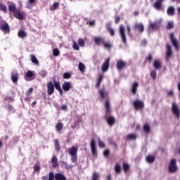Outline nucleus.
I'll use <instances>...</instances> for the list:
<instances>
[{
    "label": "nucleus",
    "mask_w": 180,
    "mask_h": 180,
    "mask_svg": "<svg viewBox=\"0 0 180 180\" xmlns=\"http://www.w3.org/2000/svg\"><path fill=\"white\" fill-rule=\"evenodd\" d=\"M146 161L149 164H153V162L155 161V157H153L152 155H148V157L146 158Z\"/></svg>",
    "instance_id": "nucleus-35"
},
{
    "label": "nucleus",
    "mask_w": 180,
    "mask_h": 180,
    "mask_svg": "<svg viewBox=\"0 0 180 180\" xmlns=\"http://www.w3.org/2000/svg\"><path fill=\"white\" fill-rule=\"evenodd\" d=\"M18 37L23 39V37H26L27 34L24 30H20L18 33Z\"/></svg>",
    "instance_id": "nucleus-38"
},
{
    "label": "nucleus",
    "mask_w": 180,
    "mask_h": 180,
    "mask_svg": "<svg viewBox=\"0 0 180 180\" xmlns=\"http://www.w3.org/2000/svg\"><path fill=\"white\" fill-rule=\"evenodd\" d=\"M165 0H157V1L155 2V4L153 6V7L156 9V10H161L162 7V3Z\"/></svg>",
    "instance_id": "nucleus-20"
},
{
    "label": "nucleus",
    "mask_w": 180,
    "mask_h": 180,
    "mask_svg": "<svg viewBox=\"0 0 180 180\" xmlns=\"http://www.w3.org/2000/svg\"><path fill=\"white\" fill-rule=\"evenodd\" d=\"M139 87V82H134L131 87V92L133 94H136Z\"/></svg>",
    "instance_id": "nucleus-21"
},
{
    "label": "nucleus",
    "mask_w": 180,
    "mask_h": 180,
    "mask_svg": "<svg viewBox=\"0 0 180 180\" xmlns=\"http://www.w3.org/2000/svg\"><path fill=\"white\" fill-rule=\"evenodd\" d=\"M94 42L96 45L99 46L103 44L104 46V38L102 37H96L94 38Z\"/></svg>",
    "instance_id": "nucleus-19"
},
{
    "label": "nucleus",
    "mask_w": 180,
    "mask_h": 180,
    "mask_svg": "<svg viewBox=\"0 0 180 180\" xmlns=\"http://www.w3.org/2000/svg\"><path fill=\"white\" fill-rule=\"evenodd\" d=\"M178 169V167L176 165V161L175 159L171 160L170 163L169 165V172L172 174H175Z\"/></svg>",
    "instance_id": "nucleus-5"
},
{
    "label": "nucleus",
    "mask_w": 180,
    "mask_h": 180,
    "mask_svg": "<svg viewBox=\"0 0 180 180\" xmlns=\"http://www.w3.org/2000/svg\"><path fill=\"white\" fill-rule=\"evenodd\" d=\"M77 153H78V148L77 147L72 146L71 148H69V154L71 156L72 162H77L78 160Z\"/></svg>",
    "instance_id": "nucleus-3"
},
{
    "label": "nucleus",
    "mask_w": 180,
    "mask_h": 180,
    "mask_svg": "<svg viewBox=\"0 0 180 180\" xmlns=\"http://www.w3.org/2000/svg\"><path fill=\"white\" fill-rule=\"evenodd\" d=\"M112 175H111V174H109V175H108V176L106 177V179L107 180H112Z\"/></svg>",
    "instance_id": "nucleus-64"
},
{
    "label": "nucleus",
    "mask_w": 180,
    "mask_h": 180,
    "mask_svg": "<svg viewBox=\"0 0 180 180\" xmlns=\"http://www.w3.org/2000/svg\"><path fill=\"white\" fill-rule=\"evenodd\" d=\"M112 46H113V44L110 42V41H106L105 38H103V47L105 49L110 50L112 49Z\"/></svg>",
    "instance_id": "nucleus-18"
},
{
    "label": "nucleus",
    "mask_w": 180,
    "mask_h": 180,
    "mask_svg": "<svg viewBox=\"0 0 180 180\" xmlns=\"http://www.w3.org/2000/svg\"><path fill=\"white\" fill-rule=\"evenodd\" d=\"M54 86L57 91L61 89V85L60 84V82L54 81Z\"/></svg>",
    "instance_id": "nucleus-47"
},
{
    "label": "nucleus",
    "mask_w": 180,
    "mask_h": 180,
    "mask_svg": "<svg viewBox=\"0 0 180 180\" xmlns=\"http://www.w3.org/2000/svg\"><path fill=\"white\" fill-rule=\"evenodd\" d=\"M147 39H143V41H141V45L142 46H146V45H147Z\"/></svg>",
    "instance_id": "nucleus-61"
},
{
    "label": "nucleus",
    "mask_w": 180,
    "mask_h": 180,
    "mask_svg": "<svg viewBox=\"0 0 180 180\" xmlns=\"http://www.w3.org/2000/svg\"><path fill=\"white\" fill-rule=\"evenodd\" d=\"M63 129H64V124H63L62 122H58V124H56V131L60 133V131H61V130H63Z\"/></svg>",
    "instance_id": "nucleus-26"
},
{
    "label": "nucleus",
    "mask_w": 180,
    "mask_h": 180,
    "mask_svg": "<svg viewBox=\"0 0 180 180\" xmlns=\"http://www.w3.org/2000/svg\"><path fill=\"white\" fill-rule=\"evenodd\" d=\"M134 30L139 31V32H140L141 34L144 32V25L143 23L136 22V24H134Z\"/></svg>",
    "instance_id": "nucleus-12"
},
{
    "label": "nucleus",
    "mask_w": 180,
    "mask_h": 180,
    "mask_svg": "<svg viewBox=\"0 0 180 180\" xmlns=\"http://www.w3.org/2000/svg\"><path fill=\"white\" fill-rule=\"evenodd\" d=\"M62 88L63 91L68 92V91L72 88V84H71V82H66L62 85Z\"/></svg>",
    "instance_id": "nucleus-14"
},
{
    "label": "nucleus",
    "mask_w": 180,
    "mask_h": 180,
    "mask_svg": "<svg viewBox=\"0 0 180 180\" xmlns=\"http://www.w3.org/2000/svg\"><path fill=\"white\" fill-rule=\"evenodd\" d=\"M58 3L56 2L54 3L52 6L51 7V11H56V9L57 8V7L58 6Z\"/></svg>",
    "instance_id": "nucleus-54"
},
{
    "label": "nucleus",
    "mask_w": 180,
    "mask_h": 180,
    "mask_svg": "<svg viewBox=\"0 0 180 180\" xmlns=\"http://www.w3.org/2000/svg\"><path fill=\"white\" fill-rule=\"evenodd\" d=\"M32 77H33V72H32L31 70H28L25 74V79H27V81H30V79L27 78H32Z\"/></svg>",
    "instance_id": "nucleus-34"
},
{
    "label": "nucleus",
    "mask_w": 180,
    "mask_h": 180,
    "mask_svg": "<svg viewBox=\"0 0 180 180\" xmlns=\"http://www.w3.org/2000/svg\"><path fill=\"white\" fill-rule=\"evenodd\" d=\"M61 164L63 168H65L66 169L67 168H68V164L67 163V162L62 161Z\"/></svg>",
    "instance_id": "nucleus-58"
},
{
    "label": "nucleus",
    "mask_w": 180,
    "mask_h": 180,
    "mask_svg": "<svg viewBox=\"0 0 180 180\" xmlns=\"http://www.w3.org/2000/svg\"><path fill=\"white\" fill-rule=\"evenodd\" d=\"M133 105L136 110H141L145 107L144 101L139 100V98L134 101Z\"/></svg>",
    "instance_id": "nucleus-6"
},
{
    "label": "nucleus",
    "mask_w": 180,
    "mask_h": 180,
    "mask_svg": "<svg viewBox=\"0 0 180 180\" xmlns=\"http://www.w3.org/2000/svg\"><path fill=\"white\" fill-rule=\"evenodd\" d=\"M48 95H53L54 94V83L49 82L47 84Z\"/></svg>",
    "instance_id": "nucleus-10"
},
{
    "label": "nucleus",
    "mask_w": 180,
    "mask_h": 180,
    "mask_svg": "<svg viewBox=\"0 0 180 180\" xmlns=\"http://www.w3.org/2000/svg\"><path fill=\"white\" fill-rule=\"evenodd\" d=\"M53 54L54 57H58V56H60V51L57 49H54L53 50Z\"/></svg>",
    "instance_id": "nucleus-48"
},
{
    "label": "nucleus",
    "mask_w": 180,
    "mask_h": 180,
    "mask_svg": "<svg viewBox=\"0 0 180 180\" xmlns=\"http://www.w3.org/2000/svg\"><path fill=\"white\" fill-rule=\"evenodd\" d=\"M126 67H127V62H125V60H123L122 59H120L119 60H117V70H122V69H124V68Z\"/></svg>",
    "instance_id": "nucleus-9"
},
{
    "label": "nucleus",
    "mask_w": 180,
    "mask_h": 180,
    "mask_svg": "<svg viewBox=\"0 0 180 180\" xmlns=\"http://www.w3.org/2000/svg\"><path fill=\"white\" fill-rule=\"evenodd\" d=\"M127 30L128 35H129V37H132L131 26L130 25H127Z\"/></svg>",
    "instance_id": "nucleus-52"
},
{
    "label": "nucleus",
    "mask_w": 180,
    "mask_h": 180,
    "mask_svg": "<svg viewBox=\"0 0 180 180\" xmlns=\"http://www.w3.org/2000/svg\"><path fill=\"white\" fill-rule=\"evenodd\" d=\"M167 13L168 15H174L175 7H174V6L168 7Z\"/></svg>",
    "instance_id": "nucleus-25"
},
{
    "label": "nucleus",
    "mask_w": 180,
    "mask_h": 180,
    "mask_svg": "<svg viewBox=\"0 0 180 180\" xmlns=\"http://www.w3.org/2000/svg\"><path fill=\"white\" fill-rule=\"evenodd\" d=\"M159 28L160 25L157 22H152L148 27V30L150 31H153V30H158Z\"/></svg>",
    "instance_id": "nucleus-22"
},
{
    "label": "nucleus",
    "mask_w": 180,
    "mask_h": 180,
    "mask_svg": "<svg viewBox=\"0 0 180 180\" xmlns=\"http://www.w3.org/2000/svg\"><path fill=\"white\" fill-rule=\"evenodd\" d=\"M167 96H174V90H169L168 91H167Z\"/></svg>",
    "instance_id": "nucleus-59"
},
{
    "label": "nucleus",
    "mask_w": 180,
    "mask_h": 180,
    "mask_svg": "<svg viewBox=\"0 0 180 180\" xmlns=\"http://www.w3.org/2000/svg\"><path fill=\"white\" fill-rule=\"evenodd\" d=\"M174 27V21H168L166 28L167 30H172Z\"/></svg>",
    "instance_id": "nucleus-33"
},
{
    "label": "nucleus",
    "mask_w": 180,
    "mask_h": 180,
    "mask_svg": "<svg viewBox=\"0 0 180 180\" xmlns=\"http://www.w3.org/2000/svg\"><path fill=\"white\" fill-rule=\"evenodd\" d=\"M29 2L27 3V8L28 9H32V8H33V5H34V4H36V0H28Z\"/></svg>",
    "instance_id": "nucleus-31"
},
{
    "label": "nucleus",
    "mask_w": 180,
    "mask_h": 180,
    "mask_svg": "<svg viewBox=\"0 0 180 180\" xmlns=\"http://www.w3.org/2000/svg\"><path fill=\"white\" fill-rule=\"evenodd\" d=\"M103 77H104L103 75H100V76L98 77V79L97 80V83L96 84V87H100L101 83L103 80Z\"/></svg>",
    "instance_id": "nucleus-36"
},
{
    "label": "nucleus",
    "mask_w": 180,
    "mask_h": 180,
    "mask_svg": "<svg viewBox=\"0 0 180 180\" xmlns=\"http://www.w3.org/2000/svg\"><path fill=\"white\" fill-rule=\"evenodd\" d=\"M153 66H154L155 69H161V66H162L161 62H160V60L156 59L154 61Z\"/></svg>",
    "instance_id": "nucleus-30"
},
{
    "label": "nucleus",
    "mask_w": 180,
    "mask_h": 180,
    "mask_svg": "<svg viewBox=\"0 0 180 180\" xmlns=\"http://www.w3.org/2000/svg\"><path fill=\"white\" fill-rule=\"evenodd\" d=\"M110 154V150H109V149H105V150L103 151V155L105 157H109Z\"/></svg>",
    "instance_id": "nucleus-53"
},
{
    "label": "nucleus",
    "mask_w": 180,
    "mask_h": 180,
    "mask_svg": "<svg viewBox=\"0 0 180 180\" xmlns=\"http://www.w3.org/2000/svg\"><path fill=\"white\" fill-rule=\"evenodd\" d=\"M1 30H2V32H7L8 33H9V25H8V23L4 24L1 27Z\"/></svg>",
    "instance_id": "nucleus-28"
},
{
    "label": "nucleus",
    "mask_w": 180,
    "mask_h": 180,
    "mask_svg": "<svg viewBox=\"0 0 180 180\" xmlns=\"http://www.w3.org/2000/svg\"><path fill=\"white\" fill-rule=\"evenodd\" d=\"M73 49L77 51L79 50V46H78V44L75 41H73Z\"/></svg>",
    "instance_id": "nucleus-50"
},
{
    "label": "nucleus",
    "mask_w": 180,
    "mask_h": 180,
    "mask_svg": "<svg viewBox=\"0 0 180 180\" xmlns=\"http://www.w3.org/2000/svg\"><path fill=\"white\" fill-rule=\"evenodd\" d=\"M122 168L124 172H128V171H129L130 169V165L129 164L124 163L122 165Z\"/></svg>",
    "instance_id": "nucleus-39"
},
{
    "label": "nucleus",
    "mask_w": 180,
    "mask_h": 180,
    "mask_svg": "<svg viewBox=\"0 0 180 180\" xmlns=\"http://www.w3.org/2000/svg\"><path fill=\"white\" fill-rule=\"evenodd\" d=\"M150 76L153 79V80H155V79H157V70H151Z\"/></svg>",
    "instance_id": "nucleus-41"
},
{
    "label": "nucleus",
    "mask_w": 180,
    "mask_h": 180,
    "mask_svg": "<svg viewBox=\"0 0 180 180\" xmlns=\"http://www.w3.org/2000/svg\"><path fill=\"white\" fill-rule=\"evenodd\" d=\"M143 129L146 133H150V131H151V127H150L148 123L144 124Z\"/></svg>",
    "instance_id": "nucleus-37"
},
{
    "label": "nucleus",
    "mask_w": 180,
    "mask_h": 180,
    "mask_svg": "<svg viewBox=\"0 0 180 180\" xmlns=\"http://www.w3.org/2000/svg\"><path fill=\"white\" fill-rule=\"evenodd\" d=\"M166 49H167V52H166L167 59H169L171 56L173 55L171 45H169V44H167Z\"/></svg>",
    "instance_id": "nucleus-13"
},
{
    "label": "nucleus",
    "mask_w": 180,
    "mask_h": 180,
    "mask_svg": "<svg viewBox=\"0 0 180 180\" xmlns=\"http://www.w3.org/2000/svg\"><path fill=\"white\" fill-rule=\"evenodd\" d=\"M172 111L174 115H176V118L179 120L180 118V108L178 104L175 102H173L172 104Z\"/></svg>",
    "instance_id": "nucleus-4"
},
{
    "label": "nucleus",
    "mask_w": 180,
    "mask_h": 180,
    "mask_svg": "<svg viewBox=\"0 0 180 180\" xmlns=\"http://www.w3.org/2000/svg\"><path fill=\"white\" fill-rule=\"evenodd\" d=\"M13 15L16 19H19L20 20H22L23 19V15L20 13V11L17 10L15 12L13 13Z\"/></svg>",
    "instance_id": "nucleus-24"
},
{
    "label": "nucleus",
    "mask_w": 180,
    "mask_h": 180,
    "mask_svg": "<svg viewBox=\"0 0 180 180\" xmlns=\"http://www.w3.org/2000/svg\"><path fill=\"white\" fill-rule=\"evenodd\" d=\"M115 172L116 174H121L122 172V167L119 162H117L115 166Z\"/></svg>",
    "instance_id": "nucleus-27"
},
{
    "label": "nucleus",
    "mask_w": 180,
    "mask_h": 180,
    "mask_svg": "<svg viewBox=\"0 0 180 180\" xmlns=\"http://www.w3.org/2000/svg\"><path fill=\"white\" fill-rule=\"evenodd\" d=\"M0 11H2L3 12H6L7 11L6 6L4 4H0Z\"/></svg>",
    "instance_id": "nucleus-57"
},
{
    "label": "nucleus",
    "mask_w": 180,
    "mask_h": 180,
    "mask_svg": "<svg viewBox=\"0 0 180 180\" xmlns=\"http://www.w3.org/2000/svg\"><path fill=\"white\" fill-rule=\"evenodd\" d=\"M78 44L81 47H84V46H85V41H84V39H78Z\"/></svg>",
    "instance_id": "nucleus-49"
},
{
    "label": "nucleus",
    "mask_w": 180,
    "mask_h": 180,
    "mask_svg": "<svg viewBox=\"0 0 180 180\" xmlns=\"http://www.w3.org/2000/svg\"><path fill=\"white\" fill-rule=\"evenodd\" d=\"M100 95L101 96L102 98H105V119L108 122V118L111 114V105L110 103V100L108 98H107V93L105 91L104 89H100Z\"/></svg>",
    "instance_id": "nucleus-1"
},
{
    "label": "nucleus",
    "mask_w": 180,
    "mask_h": 180,
    "mask_svg": "<svg viewBox=\"0 0 180 180\" xmlns=\"http://www.w3.org/2000/svg\"><path fill=\"white\" fill-rule=\"evenodd\" d=\"M51 164L53 168H56L57 165H58V160L57 159V156H53L51 158Z\"/></svg>",
    "instance_id": "nucleus-23"
},
{
    "label": "nucleus",
    "mask_w": 180,
    "mask_h": 180,
    "mask_svg": "<svg viewBox=\"0 0 180 180\" xmlns=\"http://www.w3.org/2000/svg\"><path fill=\"white\" fill-rule=\"evenodd\" d=\"M34 171H40V165H36L34 167Z\"/></svg>",
    "instance_id": "nucleus-63"
},
{
    "label": "nucleus",
    "mask_w": 180,
    "mask_h": 180,
    "mask_svg": "<svg viewBox=\"0 0 180 180\" xmlns=\"http://www.w3.org/2000/svg\"><path fill=\"white\" fill-rule=\"evenodd\" d=\"M100 179V175L98 172H94L92 180H99Z\"/></svg>",
    "instance_id": "nucleus-43"
},
{
    "label": "nucleus",
    "mask_w": 180,
    "mask_h": 180,
    "mask_svg": "<svg viewBox=\"0 0 180 180\" xmlns=\"http://www.w3.org/2000/svg\"><path fill=\"white\" fill-rule=\"evenodd\" d=\"M120 34L122 38L123 44H127V38L124 25H120Z\"/></svg>",
    "instance_id": "nucleus-7"
},
{
    "label": "nucleus",
    "mask_w": 180,
    "mask_h": 180,
    "mask_svg": "<svg viewBox=\"0 0 180 180\" xmlns=\"http://www.w3.org/2000/svg\"><path fill=\"white\" fill-rule=\"evenodd\" d=\"M108 31L109 32L110 34L111 35V37H114L115 35V31L113 28H112L111 27H109L108 28Z\"/></svg>",
    "instance_id": "nucleus-44"
},
{
    "label": "nucleus",
    "mask_w": 180,
    "mask_h": 180,
    "mask_svg": "<svg viewBox=\"0 0 180 180\" xmlns=\"http://www.w3.org/2000/svg\"><path fill=\"white\" fill-rule=\"evenodd\" d=\"M31 61L35 65L39 64V60H37V58L34 55L31 56Z\"/></svg>",
    "instance_id": "nucleus-42"
},
{
    "label": "nucleus",
    "mask_w": 180,
    "mask_h": 180,
    "mask_svg": "<svg viewBox=\"0 0 180 180\" xmlns=\"http://www.w3.org/2000/svg\"><path fill=\"white\" fill-rule=\"evenodd\" d=\"M78 68H79V71H81V72H84V71H85V65H84V63L79 62Z\"/></svg>",
    "instance_id": "nucleus-40"
},
{
    "label": "nucleus",
    "mask_w": 180,
    "mask_h": 180,
    "mask_svg": "<svg viewBox=\"0 0 180 180\" xmlns=\"http://www.w3.org/2000/svg\"><path fill=\"white\" fill-rule=\"evenodd\" d=\"M54 178L56 180H67V178L64 174L56 173L54 175V172H50L49 174V180H54Z\"/></svg>",
    "instance_id": "nucleus-2"
},
{
    "label": "nucleus",
    "mask_w": 180,
    "mask_h": 180,
    "mask_svg": "<svg viewBox=\"0 0 180 180\" xmlns=\"http://www.w3.org/2000/svg\"><path fill=\"white\" fill-rule=\"evenodd\" d=\"M98 147H100V148H104V147H105V143H104L102 139H98Z\"/></svg>",
    "instance_id": "nucleus-46"
},
{
    "label": "nucleus",
    "mask_w": 180,
    "mask_h": 180,
    "mask_svg": "<svg viewBox=\"0 0 180 180\" xmlns=\"http://www.w3.org/2000/svg\"><path fill=\"white\" fill-rule=\"evenodd\" d=\"M169 38L171 39L172 44L174 45V48L176 49H179V42H178L176 38L174 36V32H171L169 34Z\"/></svg>",
    "instance_id": "nucleus-8"
},
{
    "label": "nucleus",
    "mask_w": 180,
    "mask_h": 180,
    "mask_svg": "<svg viewBox=\"0 0 180 180\" xmlns=\"http://www.w3.org/2000/svg\"><path fill=\"white\" fill-rule=\"evenodd\" d=\"M67 109H68L67 105H65V104L62 105V106H61L62 110H65V112H67Z\"/></svg>",
    "instance_id": "nucleus-62"
},
{
    "label": "nucleus",
    "mask_w": 180,
    "mask_h": 180,
    "mask_svg": "<svg viewBox=\"0 0 180 180\" xmlns=\"http://www.w3.org/2000/svg\"><path fill=\"white\" fill-rule=\"evenodd\" d=\"M107 122L110 127H112V125H114V124L116 122L115 117L110 115V114L107 118Z\"/></svg>",
    "instance_id": "nucleus-16"
},
{
    "label": "nucleus",
    "mask_w": 180,
    "mask_h": 180,
    "mask_svg": "<svg viewBox=\"0 0 180 180\" xmlns=\"http://www.w3.org/2000/svg\"><path fill=\"white\" fill-rule=\"evenodd\" d=\"M41 77H42V78H45V77H47V71L46 70H41L40 72H39Z\"/></svg>",
    "instance_id": "nucleus-51"
},
{
    "label": "nucleus",
    "mask_w": 180,
    "mask_h": 180,
    "mask_svg": "<svg viewBox=\"0 0 180 180\" xmlns=\"http://www.w3.org/2000/svg\"><path fill=\"white\" fill-rule=\"evenodd\" d=\"M120 21V15H117V17H115V24H118Z\"/></svg>",
    "instance_id": "nucleus-60"
},
{
    "label": "nucleus",
    "mask_w": 180,
    "mask_h": 180,
    "mask_svg": "<svg viewBox=\"0 0 180 180\" xmlns=\"http://www.w3.org/2000/svg\"><path fill=\"white\" fill-rule=\"evenodd\" d=\"M110 58H108L103 62V63L101 66V69H102L103 72H107V70H108L109 67H110Z\"/></svg>",
    "instance_id": "nucleus-11"
},
{
    "label": "nucleus",
    "mask_w": 180,
    "mask_h": 180,
    "mask_svg": "<svg viewBox=\"0 0 180 180\" xmlns=\"http://www.w3.org/2000/svg\"><path fill=\"white\" fill-rule=\"evenodd\" d=\"M63 78H65V79H69V78H71V74L68 72H65L63 74Z\"/></svg>",
    "instance_id": "nucleus-55"
},
{
    "label": "nucleus",
    "mask_w": 180,
    "mask_h": 180,
    "mask_svg": "<svg viewBox=\"0 0 180 180\" xmlns=\"http://www.w3.org/2000/svg\"><path fill=\"white\" fill-rule=\"evenodd\" d=\"M146 60H148L149 63L153 60V53H149L148 56L146 58Z\"/></svg>",
    "instance_id": "nucleus-56"
},
{
    "label": "nucleus",
    "mask_w": 180,
    "mask_h": 180,
    "mask_svg": "<svg viewBox=\"0 0 180 180\" xmlns=\"http://www.w3.org/2000/svg\"><path fill=\"white\" fill-rule=\"evenodd\" d=\"M55 148L56 151H60V142H58V140H55Z\"/></svg>",
    "instance_id": "nucleus-45"
},
{
    "label": "nucleus",
    "mask_w": 180,
    "mask_h": 180,
    "mask_svg": "<svg viewBox=\"0 0 180 180\" xmlns=\"http://www.w3.org/2000/svg\"><path fill=\"white\" fill-rule=\"evenodd\" d=\"M91 152H92L93 155H94V156L98 155V150L96 149L95 139H91Z\"/></svg>",
    "instance_id": "nucleus-15"
},
{
    "label": "nucleus",
    "mask_w": 180,
    "mask_h": 180,
    "mask_svg": "<svg viewBox=\"0 0 180 180\" xmlns=\"http://www.w3.org/2000/svg\"><path fill=\"white\" fill-rule=\"evenodd\" d=\"M136 139H137L136 134H128V135H127V140H136Z\"/></svg>",
    "instance_id": "nucleus-29"
},
{
    "label": "nucleus",
    "mask_w": 180,
    "mask_h": 180,
    "mask_svg": "<svg viewBox=\"0 0 180 180\" xmlns=\"http://www.w3.org/2000/svg\"><path fill=\"white\" fill-rule=\"evenodd\" d=\"M11 79L13 84H18V81L19 79V74L17 72H11Z\"/></svg>",
    "instance_id": "nucleus-17"
},
{
    "label": "nucleus",
    "mask_w": 180,
    "mask_h": 180,
    "mask_svg": "<svg viewBox=\"0 0 180 180\" xmlns=\"http://www.w3.org/2000/svg\"><path fill=\"white\" fill-rule=\"evenodd\" d=\"M8 9L11 11V12H13V13H15L18 9L16 8V5L15 4H10L8 6Z\"/></svg>",
    "instance_id": "nucleus-32"
}]
</instances>
